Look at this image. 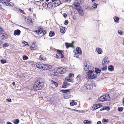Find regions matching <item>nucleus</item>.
Returning <instances> with one entry per match:
<instances>
[{
  "instance_id": "f257e3e1",
  "label": "nucleus",
  "mask_w": 124,
  "mask_h": 124,
  "mask_svg": "<svg viewBox=\"0 0 124 124\" xmlns=\"http://www.w3.org/2000/svg\"><path fill=\"white\" fill-rule=\"evenodd\" d=\"M44 82L41 80L36 81L35 82L33 88L36 91L42 90L44 86Z\"/></svg>"
},
{
  "instance_id": "f03ea898",
  "label": "nucleus",
  "mask_w": 124,
  "mask_h": 124,
  "mask_svg": "<svg viewBox=\"0 0 124 124\" xmlns=\"http://www.w3.org/2000/svg\"><path fill=\"white\" fill-rule=\"evenodd\" d=\"M76 9L77 10L79 15L81 16H84V12L83 10L80 6L78 4H75L74 5Z\"/></svg>"
},
{
  "instance_id": "7ed1b4c3",
  "label": "nucleus",
  "mask_w": 124,
  "mask_h": 124,
  "mask_svg": "<svg viewBox=\"0 0 124 124\" xmlns=\"http://www.w3.org/2000/svg\"><path fill=\"white\" fill-rule=\"evenodd\" d=\"M99 101H106L109 100L110 98L109 95L106 94L105 95L102 96L99 98Z\"/></svg>"
},
{
  "instance_id": "20e7f679",
  "label": "nucleus",
  "mask_w": 124,
  "mask_h": 124,
  "mask_svg": "<svg viewBox=\"0 0 124 124\" xmlns=\"http://www.w3.org/2000/svg\"><path fill=\"white\" fill-rule=\"evenodd\" d=\"M88 73L89 74H88V78L91 79L95 78L96 76V75L94 74L95 72L94 71L92 70H89L88 72Z\"/></svg>"
},
{
  "instance_id": "39448f33",
  "label": "nucleus",
  "mask_w": 124,
  "mask_h": 124,
  "mask_svg": "<svg viewBox=\"0 0 124 124\" xmlns=\"http://www.w3.org/2000/svg\"><path fill=\"white\" fill-rule=\"evenodd\" d=\"M66 69L62 67L59 68L56 70L57 72L60 74H63L65 71Z\"/></svg>"
},
{
  "instance_id": "423d86ee",
  "label": "nucleus",
  "mask_w": 124,
  "mask_h": 124,
  "mask_svg": "<svg viewBox=\"0 0 124 124\" xmlns=\"http://www.w3.org/2000/svg\"><path fill=\"white\" fill-rule=\"evenodd\" d=\"M84 69L85 70H89V67H91L90 63L88 62H85L84 64Z\"/></svg>"
},
{
  "instance_id": "0eeeda50",
  "label": "nucleus",
  "mask_w": 124,
  "mask_h": 124,
  "mask_svg": "<svg viewBox=\"0 0 124 124\" xmlns=\"http://www.w3.org/2000/svg\"><path fill=\"white\" fill-rule=\"evenodd\" d=\"M43 69L44 70H48L51 69L52 66L49 64H44L43 65Z\"/></svg>"
},
{
  "instance_id": "6e6552de",
  "label": "nucleus",
  "mask_w": 124,
  "mask_h": 124,
  "mask_svg": "<svg viewBox=\"0 0 124 124\" xmlns=\"http://www.w3.org/2000/svg\"><path fill=\"white\" fill-rule=\"evenodd\" d=\"M52 2L54 3L56 6H59L61 4V2L59 0H51Z\"/></svg>"
},
{
  "instance_id": "1a4fd4ad",
  "label": "nucleus",
  "mask_w": 124,
  "mask_h": 124,
  "mask_svg": "<svg viewBox=\"0 0 124 124\" xmlns=\"http://www.w3.org/2000/svg\"><path fill=\"white\" fill-rule=\"evenodd\" d=\"M82 78V75H78L76 78V83H78L80 82Z\"/></svg>"
},
{
  "instance_id": "9d476101",
  "label": "nucleus",
  "mask_w": 124,
  "mask_h": 124,
  "mask_svg": "<svg viewBox=\"0 0 124 124\" xmlns=\"http://www.w3.org/2000/svg\"><path fill=\"white\" fill-rule=\"evenodd\" d=\"M108 57H105L103 59L102 62V64L103 65H104L107 64L108 62Z\"/></svg>"
},
{
  "instance_id": "9b49d317",
  "label": "nucleus",
  "mask_w": 124,
  "mask_h": 124,
  "mask_svg": "<svg viewBox=\"0 0 124 124\" xmlns=\"http://www.w3.org/2000/svg\"><path fill=\"white\" fill-rule=\"evenodd\" d=\"M44 64H41L39 62L37 63L36 65L37 67L39 69H43V65Z\"/></svg>"
},
{
  "instance_id": "f8f14e48",
  "label": "nucleus",
  "mask_w": 124,
  "mask_h": 124,
  "mask_svg": "<svg viewBox=\"0 0 124 124\" xmlns=\"http://www.w3.org/2000/svg\"><path fill=\"white\" fill-rule=\"evenodd\" d=\"M84 87L87 90H89L92 88V86L90 84H86L85 85Z\"/></svg>"
},
{
  "instance_id": "ddd939ff",
  "label": "nucleus",
  "mask_w": 124,
  "mask_h": 124,
  "mask_svg": "<svg viewBox=\"0 0 124 124\" xmlns=\"http://www.w3.org/2000/svg\"><path fill=\"white\" fill-rule=\"evenodd\" d=\"M101 106V105L100 104H96L94 105L93 107L92 108L94 110L97 109L98 108L100 107Z\"/></svg>"
},
{
  "instance_id": "4468645a",
  "label": "nucleus",
  "mask_w": 124,
  "mask_h": 124,
  "mask_svg": "<svg viewBox=\"0 0 124 124\" xmlns=\"http://www.w3.org/2000/svg\"><path fill=\"white\" fill-rule=\"evenodd\" d=\"M76 52L77 54H82V52L81 48L79 47H77L76 48Z\"/></svg>"
},
{
  "instance_id": "2eb2a0df",
  "label": "nucleus",
  "mask_w": 124,
  "mask_h": 124,
  "mask_svg": "<svg viewBox=\"0 0 124 124\" xmlns=\"http://www.w3.org/2000/svg\"><path fill=\"white\" fill-rule=\"evenodd\" d=\"M65 44L67 49L69 47H71L72 48L73 47V45L71 43H65Z\"/></svg>"
},
{
  "instance_id": "dca6fc26",
  "label": "nucleus",
  "mask_w": 124,
  "mask_h": 124,
  "mask_svg": "<svg viewBox=\"0 0 124 124\" xmlns=\"http://www.w3.org/2000/svg\"><path fill=\"white\" fill-rule=\"evenodd\" d=\"M57 54L59 55L60 58H63L64 57V56L63 55L61 52V51L59 50H58L57 51Z\"/></svg>"
},
{
  "instance_id": "f3484780",
  "label": "nucleus",
  "mask_w": 124,
  "mask_h": 124,
  "mask_svg": "<svg viewBox=\"0 0 124 124\" xmlns=\"http://www.w3.org/2000/svg\"><path fill=\"white\" fill-rule=\"evenodd\" d=\"M96 50L98 54H101L102 53V50L100 48H97L96 49Z\"/></svg>"
},
{
  "instance_id": "a211bd4d",
  "label": "nucleus",
  "mask_w": 124,
  "mask_h": 124,
  "mask_svg": "<svg viewBox=\"0 0 124 124\" xmlns=\"http://www.w3.org/2000/svg\"><path fill=\"white\" fill-rule=\"evenodd\" d=\"M21 31L19 30H17L14 31V34L15 35H19Z\"/></svg>"
},
{
  "instance_id": "6ab92c4d",
  "label": "nucleus",
  "mask_w": 124,
  "mask_h": 124,
  "mask_svg": "<svg viewBox=\"0 0 124 124\" xmlns=\"http://www.w3.org/2000/svg\"><path fill=\"white\" fill-rule=\"evenodd\" d=\"M27 22L29 24H32L33 23L31 18L30 17H28L27 20Z\"/></svg>"
},
{
  "instance_id": "aec40b11",
  "label": "nucleus",
  "mask_w": 124,
  "mask_h": 124,
  "mask_svg": "<svg viewBox=\"0 0 124 124\" xmlns=\"http://www.w3.org/2000/svg\"><path fill=\"white\" fill-rule=\"evenodd\" d=\"M53 4L51 2L47 3V8H51L52 7Z\"/></svg>"
},
{
  "instance_id": "412c9836",
  "label": "nucleus",
  "mask_w": 124,
  "mask_h": 124,
  "mask_svg": "<svg viewBox=\"0 0 124 124\" xmlns=\"http://www.w3.org/2000/svg\"><path fill=\"white\" fill-rule=\"evenodd\" d=\"M65 28L61 26L60 27V31L62 33H64L65 32Z\"/></svg>"
},
{
  "instance_id": "4be33fe9",
  "label": "nucleus",
  "mask_w": 124,
  "mask_h": 124,
  "mask_svg": "<svg viewBox=\"0 0 124 124\" xmlns=\"http://www.w3.org/2000/svg\"><path fill=\"white\" fill-rule=\"evenodd\" d=\"M2 37V39H6L8 38V35L5 33L1 34Z\"/></svg>"
},
{
  "instance_id": "5701e85b",
  "label": "nucleus",
  "mask_w": 124,
  "mask_h": 124,
  "mask_svg": "<svg viewBox=\"0 0 124 124\" xmlns=\"http://www.w3.org/2000/svg\"><path fill=\"white\" fill-rule=\"evenodd\" d=\"M109 109L110 108L109 107H104L101 108L100 109V110L101 111H102L104 110H106L107 111H108L109 110Z\"/></svg>"
},
{
  "instance_id": "b1692460",
  "label": "nucleus",
  "mask_w": 124,
  "mask_h": 124,
  "mask_svg": "<svg viewBox=\"0 0 124 124\" xmlns=\"http://www.w3.org/2000/svg\"><path fill=\"white\" fill-rule=\"evenodd\" d=\"M63 95L64 98L65 99H67L69 98L70 96V94H68V93H65Z\"/></svg>"
},
{
  "instance_id": "393cba45",
  "label": "nucleus",
  "mask_w": 124,
  "mask_h": 124,
  "mask_svg": "<svg viewBox=\"0 0 124 124\" xmlns=\"http://www.w3.org/2000/svg\"><path fill=\"white\" fill-rule=\"evenodd\" d=\"M114 19L115 21V22L118 23L119 21V18L117 16H115L114 17Z\"/></svg>"
},
{
  "instance_id": "a878e982",
  "label": "nucleus",
  "mask_w": 124,
  "mask_h": 124,
  "mask_svg": "<svg viewBox=\"0 0 124 124\" xmlns=\"http://www.w3.org/2000/svg\"><path fill=\"white\" fill-rule=\"evenodd\" d=\"M65 80L69 82H71L72 81V79L69 77H67L65 79Z\"/></svg>"
},
{
  "instance_id": "bb28decb",
  "label": "nucleus",
  "mask_w": 124,
  "mask_h": 124,
  "mask_svg": "<svg viewBox=\"0 0 124 124\" xmlns=\"http://www.w3.org/2000/svg\"><path fill=\"white\" fill-rule=\"evenodd\" d=\"M108 70L110 71H112L114 70V67L112 65H110L108 67Z\"/></svg>"
},
{
  "instance_id": "cd10ccee",
  "label": "nucleus",
  "mask_w": 124,
  "mask_h": 124,
  "mask_svg": "<svg viewBox=\"0 0 124 124\" xmlns=\"http://www.w3.org/2000/svg\"><path fill=\"white\" fill-rule=\"evenodd\" d=\"M43 29L41 28H39V30H37L36 31V33H38L41 34L43 32Z\"/></svg>"
},
{
  "instance_id": "c85d7f7f",
  "label": "nucleus",
  "mask_w": 124,
  "mask_h": 124,
  "mask_svg": "<svg viewBox=\"0 0 124 124\" xmlns=\"http://www.w3.org/2000/svg\"><path fill=\"white\" fill-rule=\"evenodd\" d=\"M70 90V89L62 90L61 91H60L63 93H67L69 92Z\"/></svg>"
},
{
  "instance_id": "c756f323",
  "label": "nucleus",
  "mask_w": 124,
  "mask_h": 124,
  "mask_svg": "<svg viewBox=\"0 0 124 124\" xmlns=\"http://www.w3.org/2000/svg\"><path fill=\"white\" fill-rule=\"evenodd\" d=\"M67 85V83L66 82H64L62 85V87L63 88H65L66 87V86Z\"/></svg>"
},
{
  "instance_id": "7c9ffc66",
  "label": "nucleus",
  "mask_w": 124,
  "mask_h": 124,
  "mask_svg": "<svg viewBox=\"0 0 124 124\" xmlns=\"http://www.w3.org/2000/svg\"><path fill=\"white\" fill-rule=\"evenodd\" d=\"M95 73H97L101 72V70L98 68H96L95 69Z\"/></svg>"
},
{
  "instance_id": "2f4dec72",
  "label": "nucleus",
  "mask_w": 124,
  "mask_h": 124,
  "mask_svg": "<svg viewBox=\"0 0 124 124\" xmlns=\"http://www.w3.org/2000/svg\"><path fill=\"white\" fill-rule=\"evenodd\" d=\"M77 104V103L75 102L74 101H72L70 102V105L71 106H73L74 105H76Z\"/></svg>"
},
{
  "instance_id": "473e14b6",
  "label": "nucleus",
  "mask_w": 124,
  "mask_h": 124,
  "mask_svg": "<svg viewBox=\"0 0 124 124\" xmlns=\"http://www.w3.org/2000/svg\"><path fill=\"white\" fill-rule=\"evenodd\" d=\"M101 69L103 71L106 70L107 69V66L106 65L103 66L101 68Z\"/></svg>"
},
{
  "instance_id": "72a5a7b5",
  "label": "nucleus",
  "mask_w": 124,
  "mask_h": 124,
  "mask_svg": "<svg viewBox=\"0 0 124 124\" xmlns=\"http://www.w3.org/2000/svg\"><path fill=\"white\" fill-rule=\"evenodd\" d=\"M84 123L85 124H90L91 122L90 121L88 120H84Z\"/></svg>"
},
{
  "instance_id": "f704fd0d",
  "label": "nucleus",
  "mask_w": 124,
  "mask_h": 124,
  "mask_svg": "<svg viewBox=\"0 0 124 124\" xmlns=\"http://www.w3.org/2000/svg\"><path fill=\"white\" fill-rule=\"evenodd\" d=\"M54 35V32L50 31L49 33V36L50 37H52Z\"/></svg>"
},
{
  "instance_id": "c9c22d12",
  "label": "nucleus",
  "mask_w": 124,
  "mask_h": 124,
  "mask_svg": "<svg viewBox=\"0 0 124 124\" xmlns=\"http://www.w3.org/2000/svg\"><path fill=\"white\" fill-rule=\"evenodd\" d=\"M19 122V119H16L14 121V124H18Z\"/></svg>"
},
{
  "instance_id": "e433bc0d",
  "label": "nucleus",
  "mask_w": 124,
  "mask_h": 124,
  "mask_svg": "<svg viewBox=\"0 0 124 124\" xmlns=\"http://www.w3.org/2000/svg\"><path fill=\"white\" fill-rule=\"evenodd\" d=\"M9 46V45L8 43H5L3 44V46L4 47H6Z\"/></svg>"
},
{
  "instance_id": "4c0bfd02",
  "label": "nucleus",
  "mask_w": 124,
  "mask_h": 124,
  "mask_svg": "<svg viewBox=\"0 0 124 124\" xmlns=\"http://www.w3.org/2000/svg\"><path fill=\"white\" fill-rule=\"evenodd\" d=\"M39 58L40 59L44 61L45 59V58L43 57V56L42 55H41L40 56Z\"/></svg>"
},
{
  "instance_id": "58836bf2",
  "label": "nucleus",
  "mask_w": 124,
  "mask_h": 124,
  "mask_svg": "<svg viewBox=\"0 0 124 124\" xmlns=\"http://www.w3.org/2000/svg\"><path fill=\"white\" fill-rule=\"evenodd\" d=\"M23 59L24 60H26L28 59V57L26 55H23Z\"/></svg>"
},
{
  "instance_id": "ea45409f",
  "label": "nucleus",
  "mask_w": 124,
  "mask_h": 124,
  "mask_svg": "<svg viewBox=\"0 0 124 124\" xmlns=\"http://www.w3.org/2000/svg\"><path fill=\"white\" fill-rule=\"evenodd\" d=\"M47 3H43L42 5L45 7L47 8Z\"/></svg>"
},
{
  "instance_id": "a19ab883",
  "label": "nucleus",
  "mask_w": 124,
  "mask_h": 124,
  "mask_svg": "<svg viewBox=\"0 0 124 124\" xmlns=\"http://www.w3.org/2000/svg\"><path fill=\"white\" fill-rule=\"evenodd\" d=\"M1 62L2 64H4L6 62V61L5 60H2L0 61Z\"/></svg>"
},
{
  "instance_id": "79ce46f5",
  "label": "nucleus",
  "mask_w": 124,
  "mask_h": 124,
  "mask_svg": "<svg viewBox=\"0 0 124 124\" xmlns=\"http://www.w3.org/2000/svg\"><path fill=\"white\" fill-rule=\"evenodd\" d=\"M52 83L56 87H57V86L58 85L57 83H56V82H55L54 81H52Z\"/></svg>"
},
{
  "instance_id": "37998d69",
  "label": "nucleus",
  "mask_w": 124,
  "mask_h": 124,
  "mask_svg": "<svg viewBox=\"0 0 124 124\" xmlns=\"http://www.w3.org/2000/svg\"><path fill=\"white\" fill-rule=\"evenodd\" d=\"M19 10L20 12L21 13H22L23 14H25V13H24V11L23 10L21 9H19Z\"/></svg>"
},
{
  "instance_id": "c03bdc74",
  "label": "nucleus",
  "mask_w": 124,
  "mask_h": 124,
  "mask_svg": "<svg viewBox=\"0 0 124 124\" xmlns=\"http://www.w3.org/2000/svg\"><path fill=\"white\" fill-rule=\"evenodd\" d=\"M118 33L121 35L122 34L123 31L121 30H118Z\"/></svg>"
},
{
  "instance_id": "a18cd8bd",
  "label": "nucleus",
  "mask_w": 124,
  "mask_h": 124,
  "mask_svg": "<svg viewBox=\"0 0 124 124\" xmlns=\"http://www.w3.org/2000/svg\"><path fill=\"white\" fill-rule=\"evenodd\" d=\"M0 3H3V4H6V2L4 0H0Z\"/></svg>"
},
{
  "instance_id": "49530a36",
  "label": "nucleus",
  "mask_w": 124,
  "mask_h": 124,
  "mask_svg": "<svg viewBox=\"0 0 124 124\" xmlns=\"http://www.w3.org/2000/svg\"><path fill=\"white\" fill-rule=\"evenodd\" d=\"M97 5L96 3H94L93 4V6H92V7L94 8H97Z\"/></svg>"
},
{
  "instance_id": "de8ad7c7",
  "label": "nucleus",
  "mask_w": 124,
  "mask_h": 124,
  "mask_svg": "<svg viewBox=\"0 0 124 124\" xmlns=\"http://www.w3.org/2000/svg\"><path fill=\"white\" fill-rule=\"evenodd\" d=\"M118 110L119 111H121L123 110V108L122 107L118 108Z\"/></svg>"
},
{
  "instance_id": "09e8293b",
  "label": "nucleus",
  "mask_w": 124,
  "mask_h": 124,
  "mask_svg": "<svg viewBox=\"0 0 124 124\" xmlns=\"http://www.w3.org/2000/svg\"><path fill=\"white\" fill-rule=\"evenodd\" d=\"M74 75L73 74H70L69 75V77L70 78H71V79L72 78L74 77Z\"/></svg>"
},
{
  "instance_id": "8fccbe9b",
  "label": "nucleus",
  "mask_w": 124,
  "mask_h": 124,
  "mask_svg": "<svg viewBox=\"0 0 124 124\" xmlns=\"http://www.w3.org/2000/svg\"><path fill=\"white\" fill-rule=\"evenodd\" d=\"M108 119H104L102 120V121L104 123H106L108 121Z\"/></svg>"
},
{
  "instance_id": "3c124183",
  "label": "nucleus",
  "mask_w": 124,
  "mask_h": 124,
  "mask_svg": "<svg viewBox=\"0 0 124 124\" xmlns=\"http://www.w3.org/2000/svg\"><path fill=\"white\" fill-rule=\"evenodd\" d=\"M6 4H4V5H5L7 6H12V5L10 3H6Z\"/></svg>"
},
{
  "instance_id": "603ef678",
  "label": "nucleus",
  "mask_w": 124,
  "mask_h": 124,
  "mask_svg": "<svg viewBox=\"0 0 124 124\" xmlns=\"http://www.w3.org/2000/svg\"><path fill=\"white\" fill-rule=\"evenodd\" d=\"M6 102H11V100L10 99H7L6 100Z\"/></svg>"
},
{
  "instance_id": "864d4df0",
  "label": "nucleus",
  "mask_w": 124,
  "mask_h": 124,
  "mask_svg": "<svg viewBox=\"0 0 124 124\" xmlns=\"http://www.w3.org/2000/svg\"><path fill=\"white\" fill-rule=\"evenodd\" d=\"M68 23V21L67 20H65L64 24L65 25H67Z\"/></svg>"
},
{
  "instance_id": "5fc2aeb1",
  "label": "nucleus",
  "mask_w": 124,
  "mask_h": 124,
  "mask_svg": "<svg viewBox=\"0 0 124 124\" xmlns=\"http://www.w3.org/2000/svg\"><path fill=\"white\" fill-rule=\"evenodd\" d=\"M56 58H60V57L59 56V55L57 54L56 55Z\"/></svg>"
},
{
  "instance_id": "6e6d98bb",
  "label": "nucleus",
  "mask_w": 124,
  "mask_h": 124,
  "mask_svg": "<svg viewBox=\"0 0 124 124\" xmlns=\"http://www.w3.org/2000/svg\"><path fill=\"white\" fill-rule=\"evenodd\" d=\"M42 33H43V35H44L46 34V31H43Z\"/></svg>"
},
{
  "instance_id": "4d7b16f0",
  "label": "nucleus",
  "mask_w": 124,
  "mask_h": 124,
  "mask_svg": "<svg viewBox=\"0 0 124 124\" xmlns=\"http://www.w3.org/2000/svg\"><path fill=\"white\" fill-rule=\"evenodd\" d=\"M23 43H24V44H25V45H24L25 46H26L27 45H28V44L27 43V42H26L25 41L23 42Z\"/></svg>"
},
{
  "instance_id": "13d9d810",
  "label": "nucleus",
  "mask_w": 124,
  "mask_h": 124,
  "mask_svg": "<svg viewBox=\"0 0 124 124\" xmlns=\"http://www.w3.org/2000/svg\"><path fill=\"white\" fill-rule=\"evenodd\" d=\"M63 16L64 17H66L67 16L66 14L64 13L63 14Z\"/></svg>"
},
{
  "instance_id": "bf43d9fd",
  "label": "nucleus",
  "mask_w": 124,
  "mask_h": 124,
  "mask_svg": "<svg viewBox=\"0 0 124 124\" xmlns=\"http://www.w3.org/2000/svg\"><path fill=\"white\" fill-rule=\"evenodd\" d=\"M97 124H101V122L100 121H98L97 123Z\"/></svg>"
},
{
  "instance_id": "052dcab7",
  "label": "nucleus",
  "mask_w": 124,
  "mask_h": 124,
  "mask_svg": "<svg viewBox=\"0 0 124 124\" xmlns=\"http://www.w3.org/2000/svg\"><path fill=\"white\" fill-rule=\"evenodd\" d=\"M2 31V29L0 27V33Z\"/></svg>"
},
{
  "instance_id": "680f3d73",
  "label": "nucleus",
  "mask_w": 124,
  "mask_h": 124,
  "mask_svg": "<svg viewBox=\"0 0 124 124\" xmlns=\"http://www.w3.org/2000/svg\"><path fill=\"white\" fill-rule=\"evenodd\" d=\"M7 124H12V123H11V122H8L7 123Z\"/></svg>"
},
{
  "instance_id": "e2e57ef3",
  "label": "nucleus",
  "mask_w": 124,
  "mask_h": 124,
  "mask_svg": "<svg viewBox=\"0 0 124 124\" xmlns=\"http://www.w3.org/2000/svg\"><path fill=\"white\" fill-rule=\"evenodd\" d=\"M12 85H13V86H14L15 85V82H13Z\"/></svg>"
},
{
  "instance_id": "0e129e2a",
  "label": "nucleus",
  "mask_w": 124,
  "mask_h": 124,
  "mask_svg": "<svg viewBox=\"0 0 124 124\" xmlns=\"http://www.w3.org/2000/svg\"><path fill=\"white\" fill-rule=\"evenodd\" d=\"M65 1H67L68 2H69L70 1V0H65Z\"/></svg>"
},
{
  "instance_id": "69168bd1",
  "label": "nucleus",
  "mask_w": 124,
  "mask_h": 124,
  "mask_svg": "<svg viewBox=\"0 0 124 124\" xmlns=\"http://www.w3.org/2000/svg\"><path fill=\"white\" fill-rule=\"evenodd\" d=\"M72 110H73L74 111H78V110H75V109H72Z\"/></svg>"
},
{
  "instance_id": "338daca9",
  "label": "nucleus",
  "mask_w": 124,
  "mask_h": 124,
  "mask_svg": "<svg viewBox=\"0 0 124 124\" xmlns=\"http://www.w3.org/2000/svg\"><path fill=\"white\" fill-rule=\"evenodd\" d=\"M123 104H124V98L123 99Z\"/></svg>"
},
{
  "instance_id": "774afa93",
  "label": "nucleus",
  "mask_w": 124,
  "mask_h": 124,
  "mask_svg": "<svg viewBox=\"0 0 124 124\" xmlns=\"http://www.w3.org/2000/svg\"><path fill=\"white\" fill-rule=\"evenodd\" d=\"M8 2H9V1H10V0H6Z\"/></svg>"
}]
</instances>
